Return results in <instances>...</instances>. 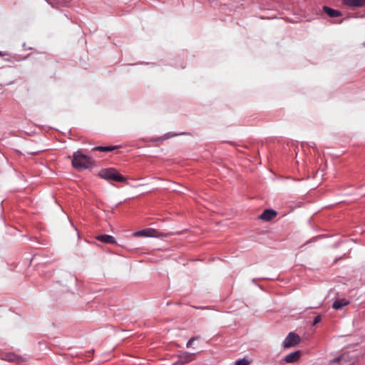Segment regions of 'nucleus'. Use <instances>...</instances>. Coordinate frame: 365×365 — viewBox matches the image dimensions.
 <instances>
[{"instance_id": "17", "label": "nucleus", "mask_w": 365, "mask_h": 365, "mask_svg": "<svg viewBox=\"0 0 365 365\" xmlns=\"http://www.w3.org/2000/svg\"><path fill=\"white\" fill-rule=\"evenodd\" d=\"M3 56H4L3 53L1 51H0V57H1Z\"/></svg>"}, {"instance_id": "2", "label": "nucleus", "mask_w": 365, "mask_h": 365, "mask_svg": "<svg viewBox=\"0 0 365 365\" xmlns=\"http://www.w3.org/2000/svg\"><path fill=\"white\" fill-rule=\"evenodd\" d=\"M98 175L105 180H115L117 182H124L125 181V178L120 175L115 169L113 168H106L102 169L99 173Z\"/></svg>"}, {"instance_id": "12", "label": "nucleus", "mask_w": 365, "mask_h": 365, "mask_svg": "<svg viewBox=\"0 0 365 365\" xmlns=\"http://www.w3.org/2000/svg\"><path fill=\"white\" fill-rule=\"evenodd\" d=\"M118 146H97L93 148V150H98L101 152H109L117 149Z\"/></svg>"}, {"instance_id": "11", "label": "nucleus", "mask_w": 365, "mask_h": 365, "mask_svg": "<svg viewBox=\"0 0 365 365\" xmlns=\"http://www.w3.org/2000/svg\"><path fill=\"white\" fill-rule=\"evenodd\" d=\"M349 301L343 299H337L332 304V307L335 309H339L341 307L349 304Z\"/></svg>"}, {"instance_id": "13", "label": "nucleus", "mask_w": 365, "mask_h": 365, "mask_svg": "<svg viewBox=\"0 0 365 365\" xmlns=\"http://www.w3.org/2000/svg\"><path fill=\"white\" fill-rule=\"evenodd\" d=\"M7 359L10 361L21 363L23 361V358L19 356H16L14 354H9L7 355Z\"/></svg>"}, {"instance_id": "1", "label": "nucleus", "mask_w": 365, "mask_h": 365, "mask_svg": "<svg viewBox=\"0 0 365 365\" xmlns=\"http://www.w3.org/2000/svg\"><path fill=\"white\" fill-rule=\"evenodd\" d=\"M71 163L74 168L81 170L92 167L93 165V160L88 155L78 150L73 153Z\"/></svg>"}, {"instance_id": "14", "label": "nucleus", "mask_w": 365, "mask_h": 365, "mask_svg": "<svg viewBox=\"0 0 365 365\" xmlns=\"http://www.w3.org/2000/svg\"><path fill=\"white\" fill-rule=\"evenodd\" d=\"M250 364V360L247 357H244L235 362V365H249Z\"/></svg>"}, {"instance_id": "3", "label": "nucleus", "mask_w": 365, "mask_h": 365, "mask_svg": "<svg viewBox=\"0 0 365 365\" xmlns=\"http://www.w3.org/2000/svg\"><path fill=\"white\" fill-rule=\"evenodd\" d=\"M133 236L145 237H162L166 236V235L158 232L155 229L148 228L133 232Z\"/></svg>"}, {"instance_id": "5", "label": "nucleus", "mask_w": 365, "mask_h": 365, "mask_svg": "<svg viewBox=\"0 0 365 365\" xmlns=\"http://www.w3.org/2000/svg\"><path fill=\"white\" fill-rule=\"evenodd\" d=\"M301 355L300 351H295L286 355L284 360L286 363H294L299 360Z\"/></svg>"}, {"instance_id": "18", "label": "nucleus", "mask_w": 365, "mask_h": 365, "mask_svg": "<svg viewBox=\"0 0 365 365\" xmlns=\"http://www.w3.org/2000/svg\"><path fill=\"white\" fill-rule=\"evenodd\" d=\"M348 365H352V362L349 361Z\"/></svg>"}, {"instance_id": "9", "label": "nucleus", "mask_w": 365, "mask_h": 365, "mask_svg": "<svg viewBox=\"0 0 365 365\" xmlns=\"http://www.w3.org/2000/svg\"><path fill=\"white\" fill-rule=\"evenodd\" d=\"M348 359V356L342 354L339 356V357L333 359L329 365H343L344 362H346V360Z\"/></svg>"}, {"instance_id": "7", "label": "nucleus", "mask_w": 365, "mask_h": 365, "mask_svg": "<svg viewBox=\"0 0 365 365\" xmlns=\"http://www.w3.org/2000/svg\"><path fill=\"white\" fill-rule=\"evenodd\" d=\"M343 4L350 7H362L365 6V0H343Z\"/></svg>"}, {"instance_id": "16", "label": "nucleus", "mask_w": 365, "mask_h": 365, "mask_svg": "<svg viewBox=\"0 0 365 365\" xmlns=\"http://www.w3.org/2000/svg\"><path fill=\"white\" fill-rule=\"evenodd\" d=\"M194 340H195V338H192V339H190L187 341V347L190 346L192 345V342L194 341Z\"/></svg>"}, {"instance_id": "6", "label": "nucleus", "mask_w": 365, "mask_h": 365, "mask_svg": "<svg viewBox=\"0 0 365 365\" xmlns=\"http://www.w3.org/2000/svg\"><path fill=\"white\" fill-rule=\"evenodd\" d=\"M277 215V212L273 210H264L261 215L259 216V219L264 221H269L273 219Z\"/></svg>"}, {"instance_id": "4", "label": "nucleus", "mask_w": 365, "mask_h": 365, "mask_svg": "<svg viewBox=\"0 0 365 365\" xmlns=\"http://www.w3.org/2000/svg\"><path fill=\"white\" fill-rule=\"evenodd\" d=\"M300 341L301 339L298 334L294 332H290L283 341L282 346L284 349H289L299 344Z\"/></svg>"}, {"instance_id": "15", "label": "nucleus", "mask_w": 365, "mask_h": 365, "mask_svg": "<svg viewBox=\"0 0 365 365\" xmlns=\"http://www.w3.org/2000/svg\"><path fill=\"white\" fill-rule=\"evenodd\" d=\"M320 321H321V317L320 316H317V317H316L314 318L313 324H316L319 323Z\"/></svg>"}, {"instance_id": "8", "label": "nucleus", "mask_w": 365, "mask_h": 365, "mask_svg": "<svg viewBox=\"0 0 365 365\" xmlns=\"http://www.w3.org/2000/svg\"><path fill=\"white\" fill-rule=\"evenodd\" d=\"M96 240L100 242L106 243V244H115L116 243L115 238L113 236L109 235H98L96 237Z\"/></svg>"}, {"instance_id": "10", "label": "nucleus", "mask_w": 365, "mask_h": 365, "mask_svg": "<svg viewBox=\"0 0 365 365\" xmlns=\"http://www.w3.org/2000/svg\"><path fill=\"white\" fill-rule=\"evenodd\" d=\"M324 11L330 17H338L341 16L340 11L332 9L328 6L323 7Z\"/></svg>"}]
</instances>
